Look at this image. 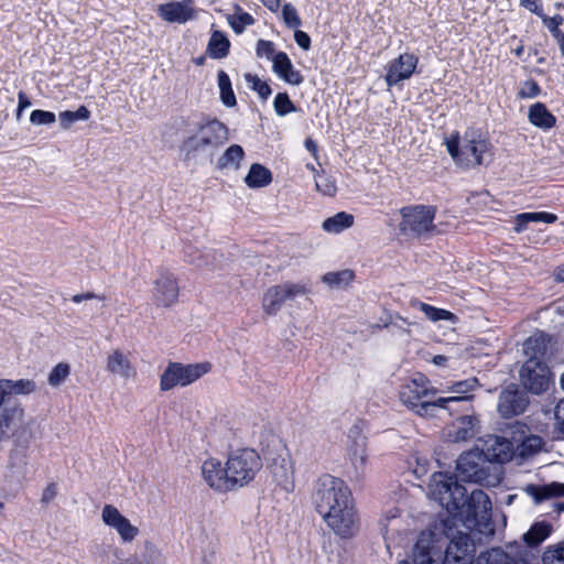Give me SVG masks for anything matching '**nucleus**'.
<instances>
[{
  "mask_svg": "<svg viewBox=\"0 0 564 564\" xmlns=\"http://www.w3.org/2000/svg\"><path fill=\"white\" fill-rule=\"evenodd\" d=\"M202 475L205 481L219 491L229 490L227 465L223 467L220 460L209 458L203 463Z\"/></svg>",
  "mask_w": 564,
  "mask_h": 564,
  "instance_id": "nucleus-19",
  "label": "nucleus"
},
{
  "mask_svg": "<svg viewBox=\"0 0 564 564\" xmlns=\"http://www.w3.org/2000/svg\"><path fill=\"white\" fill-rule=\"evenodd\" d=\"M217 79L221 102L226 107H235L237 105V99L232 90L231 80L228 74L225 70L220 69L217 73Z\"/></svg>",
  "mask_w": 564,
  "mask_h": 564,
  "instance_id": "nucleus-35",
  "label": "nucleus"
},
{
  "mask_svg": "<svg viewBox=\"0 0 564 564\" xmlns=\"http://www.w3.org/2000/svg\"><path fill=\"white\" fill-rule=\"evenodd\" d=\"M184 260L197 268H207L209 270H214L217 265V254L214 251H202L191 243L185 245L184 249Z\"/></svg>",
  "mask_w": 564,
  "mask_h": 564,
  "instance_id": "nucleus-24",
  "label": "nucleus"
},
{
  "mask_svg": "<svg viewBox=\"0 0 564 564\" xmlns=\"http://www.w3.org/2000/svg\"><path fill=\"white\" fill-rule=\"evenodd\" d=\"M19 104L18 107L20 108V111H23L25 108H29L31 106V100L26 96L24 91H19L18 94Z\"/></svg>",
  "mask_w": 564,
  "mask_h": 564,
  "instance_id": "nucleus-63",
  "label": "nucleus"
},
{
  "mask_svg": "<svg viewBox=\"0 0 564 564\" xmlns=\"http://www.w3.org/2000/svg\"><path fill=\"white\" fill-rule=\"evenodd\" d=\"M312 501L317 513L341 539L355 535L358 516L349 487L340 478L323 475L316 481Z\"/></svg>",
  "mask_w": 564,
  "mask_h": 564,
  "instance_id": "nucleus-2",
  "label": "nucleus"
},
{
  "mask_svg": "<svg viewBox=\"0 0 564 564\" xmlns=\"http://www.w3.org/2000/svg\"><path fill=\"white\" fill-rule=\"evenodd\" d=\"M58 118L62 129L67 130L78 120H88L90 110L86 106H80L76 111L65 110L59 112Z\"/></svg>",
  "mask_w": 564,
  "mask_h": 564,
  "instance_id": "nucleus-38",
  "label": "nucleus"
},
{
  "mask_svg": "<svg viewBox=\"0 0 564 564\" xmlns=\"http://www.w3.org/2000/svg\"><path fill=\"white\" fill-rule=\"evenodd\" d=\"M191 4L192 0L160 4L158 13L167 22L185 23L195 17V10Z\"/></svg>",
  "mask_w": 564,
  "mask_h": 564,
  "instance_id": "nucleus-20",
  "label": "nucleus"
},
{
  "mask_svg": "<svg viewBox=\"0 0 564 564\" xmlns=\"http://www.w3.org/2000/svg\"><path fill=\"white\" fill-rule=\"evenodd\" d=\"M478 420L475 416L464 415L459 417L449 432V437L454 442H464L470 440L476 434V425Z\"/></svg>",
  "mask_w": 564,
  "mask_h": 564,
  "instance_id": "nucleus-28",
  "label": "nucleus"
},
{
  "mask_svg": "<svg viewBox=\"0 0 564 564\" xmlns=\"http://www.w3.org/2000/svg\"><path fill=\"white\" fill-rule=\"evenodd\" d=\"M274 111L278 116L284 117L297 110L294 102L290 99L288 93H278L273 100Z\"/></svg>",
  "mask_w": 564,
  "mask_h": 564,
  "instance_id": "nucleus-39",
  "label": "nucleus"
},
{
  "mask_svg": "<svg viewBox=\"0 0 564 564\" xmlns=\"http://www.w3.org/2000/svg\"><path fill=\"white\" fill-rule=\"evenodd\" d=\"M479 452L488 463H508L513 457L512 443L506 437L489 435Z\"/></svg>",
  "mask_w": 564,
  "mask_h": 564,
  "instance_id": "nucleus-15",
  "label": "nucleus"
},
{
  "mask_svg": "<svg viewBox=\"0 0 564 564\" xmlns=\"http://www.w3.org/2000/svg\"><path fill=\"white\" fill-rule=\"evenodd\" d=\"M528 118L530 123L543 130H550L556 124V117L543 102L533 104L529 108Z\"/></svg>",
  "mask_w": 564,
  "mask_h": 564,
  "instance_id": "nucleus-27",
  "label": "nucleus"
},
{
  "mask_svg": "<svg viewBox=\"0 0 564 564\" xmlns=\"http://www.w3.org/2000/svg\"><path fill=\"white\" fill-rule=\"evenodd\" d=\"M70 373V367L66 362H59L56 365L48 375V383L52 387H58L62 384Z\"/></svg>",
  "mask_w": 564,
  "mask_h": 564,
  "instance_id": "nucleus-45",
  "label": "nucleus"
},
{
  "mask_svg": "<svg viewBox=\"0 0 564 564\" xmlns=\"http://www.w3.org/2000/svg\"><path fill=\"white\" fill-rule=\"evenodd\" d=\"M57 496V485L55 482H51L43 490L41 502L43 505H48L51 501L55 499Z\"/></svg>",
  "mask_w": 564,
  "mask_h": 564,
  "instance_id": "nucleus-59",
  "label": "nucleus"
},
{
  "mask_svg": "<svg viewBox=\"0 0 564 564\" xmlns=\"http://www.w3.org/2000/svg\"><path fill=\"white\" fill-rule=\"evenodd\" d=\"M347 456L354 469V476L359 479L364 476L368 459L367 437L358 424H354L348 432Z\"/></svg>",
  "mask_w": 564,
  "mask_h": 564,
  "instance_id": "nucleus-12",
  "label": "nucleus"
},
{
  "mask_svg": "<svg viewBox=\"0 0 564 564\" xmlns=\"http://www.w3.org/2000/svg\"><path fill=\"white\" fill-rule=\"evenodd\" d=\"M30 121L35 126L52 124L56 121V116L52 111L35 109L31 112Z\"/></svg>",
  "mask_w": 564,
  "mask_h": 564,
  "instance_id": "nucleus-51",
  "label": "nucleus"
},
{
  "mask_svg": "<svg viewBox=\"0 0 564 564\" xmlns=\"http://www.w3.org/2000/svg\"><path fill=\"white\" fill-rule=\"evenodd\" d=\"M429 379L423 373H416L399 392L401 402L417 414L426 413L429 404L423 400L429 394H435L434 388H429Z\"/></svg>",
  "mask_w": 564,
  "mask_h": 564,
  "instance_id": "nucleus-8",
  "label": "nucleus"
},
{
  "mask_svg": "<svg viewBox=\"0 0 564 564\" xmlns=\"http://www.w3.org/2000/svg\"><path fill=\"white\" fill-rule=\"evenodd\" d=\"M471 399H473V395H465V397L453 395V397H446V398H438L434 401H426V403L429 404V409L435 408V406L448 409V405L451 403H459L463 401H469Z\"/></svg>",
  "mask_w": 564,
  "mask_h": 564,
  "instance_id": "nucleus-54",
  "label": "nucleus"
},
{
  "mask_svg": "<svg viewBox=\"0 0 564 564\" xmlns=\"http://www.w3.org/2000/svg\"><path fill=\"white\" fill-rule=\"evenodd\" d=\"M435 534L431 531L422 532L413 547V564H437L441 551L434 545Z\"/></svg>",
  "mask_w": 564,
  "mask_h": 564,
  "instance_id": "nucleus-18",
  "label": "nucleus"
},
{
  "mask_svg": "<svg viewBox=\"0 0 564 564\" xmlns=\"http://www.w3.org/2000/svg\"><path fill=\"white\" fill-rule=\"evenodd\" d=\"M180 286L174 273L166 269L158 270L153 281L152 299L158 307H170L177 302Z\"/></svg>",
  "mask_w": 564,
  "mask_h": 564,
  "instance_id": "nucleus-11",
  "label": "nucleus"
},
{
  "mask_svg": "<svg viewBox=\"0 0 564 564\" xmlns=\"http://www.w3.org/2000/svg\"><path fill=\"white\" fill-rule=\"evenodd\" d=\"M436 209L433 206L415 205L401 208L402 220L399 224L401 234L411 231L421 236L434 229L433 220Z\"/></svg>",
  "mask_w": 564,
  "mask_h": 564,
  "instance_id": "nucleus-7",
  "label": "nucleus"
},
{
  "mask_svg": "<svg viewBox=\"0 0 564 564\" xmlns=\"http://www.w3.org/2000/svg\"><path fill=\"white\" fill-rule=\"evenodd\" d=\"M282 17L288 28L297 29L302 24V20L297 13V10L291 3H285L283 6Z\"/></svg>",
  "mask_w": 564,
  "mask_h": 564,
  "instance_id": "nucleus-49",
  "label": "nucleus"
},
{
  "mask_svg": "<svg viewBox=\"0 0 564 564\" xmlns=\"http://www.w3.org/2000/svg\"><path fill=\"white\" fill-rule=\"evenodd\" d=\"M552 532V525L547 522H536L523 535L525 543L533 547L542 543Z\"/></svg>",
  "mask_w": 564,
  "mask_h": 564,
  "instance_id": "nucleus-34",
  "label": "nucleus"
},
{
  "mask_svg": "<svg viewBox=\"0 0 564 564\" xmlns=\"http://www.w3.org/2000/svg\"><path fill=\"white\" fill-rule=\"evenodd\" d=\"M529 404L528 395L516 384L503 389L499 395L498 412L505 419L522 414Z\"/></svg>",
  "mask_w": 564,
  "mask_h": 564,
  "instance_id": "nucleus-13",
  "label": "nucleus"
},
{
  "mask_svg": "<svg viewBox=\"0 0 564 564\" xmlns=\"http://www.w3.org/2000/svg\"><path fill=\"white\" fill-rule=\"evenodd\" d=\"M524 490L533 498L535 503H541L554 497H564V484L556 481L546 485H528Z\"/></svg>",
  "mask_w": 564,
  "mask_h": 564,
  "instance_id": "nucleus-25",
  "label": "nucleus"
},
{
  "mask_svg": "<svg viewBox=\"0 0 564 564\" xmlns=\"http://www.w3.org/2000/svg\"><path fill=\"white\" fill-rule=\"evenodd\" d=\"M230 41L220 31H214L207 44V54L215 59L225 58L229 54Z\"/></svg>",
  "mask_w": 564,
  "mask_h": 564,
  "instance_id": "nucleus-30",
  "label": "nucleus"
},
{
  "mask_svg": "<svg viewBox=\"0 0 564 564\" xmlns=\"http://www.w3.org/2000/svg\"><path fill=\"white\" fill-rule=\"evenodd\" d=\"M243 156L245 151L242 147L239 144H232L218 159L217 166L220 170L227 169L228 166H234L235 169H238Z\"/></svg>",
  "mask_w": 564,
  "mask_h": 564,
  "instance_id": "nucleus-36",
  "label": "nucleus"
},
{
  "mask_svg": "<svg viewBox=\"0 0 564 564\" xmlns=\"http://www.w3.org/2000/svg\"><path fill=\"white\" fill-rule=\"evenodd\" d=\"M229 490L251 482L262 468V459L253 448L232 451L226 462Z\"/></svg>",
  "mask_w": 564,
  "mask_h": 564,
  "instance_id": "nucleus-4",
  "label": "nucleus"
},
{
  "mask_svg": "<svg viewBox=\"0 0 564 564\" xmlns=\"http://www.w3.org/2000/svg\"><path fill=\"white\" fill-rule=\"evenodd\" d=\"M87 300L102 301V300H105V296L96 294L94 292H86V293H82V294H75L70 297V301L74 303H80V302L87 301Z\"/></svg>",
  "mask_w": 564,
  "mask_h": 564,
  "instance_id": "nucleus-62",
  "label": "nucleus"
},
{
  "mask_svg": "<svg viewBox=\"0 0 564 564\" xmlns=\"http://www.w3.org/2000/svg\"><path fill=\"white\" fill-rule=\"evenodd\" d=\"M355 279V272L345 269L336 272H327L322 276V281L330 288H345Z\"/></svg>",
  "mask_w": 564,
  "mask_h": 564,
  "instance_id": "nucleus-37",
  "label": "nucleus"
},
{
  "mask_svg": "<svg viewBox=\"0 0 564 564\" xmlns=\"http://www.w3.org/2000/svg\"><path fill=\"white\" fill-rule=\"evenodd\" d=\"M456 521L462 522L449 514L447 519L442 520L443 532L447 539L451 538L444 553L443 564H516L514 558L500 547L482 552L474 561L476 546L469 534L458 532L452 536Z\"/></svg>",
  "mask_w": 564,
  "mask_h": 564,
  "instance_id": "nucleus-3",
  "label": "nucleus"
},
{
  "mask_svg": "<svg viewBox=\"0 0 564 564\" xmlns=\"http://www.w3.org/2000/svg\"><path fill=\"white\" fill-rule=\"evenodd\" d=\"M36 390V383L31 379H0V399L3 402L13 401L11 395L30 394Z\"/></svg>",
  "mask_w": 564,
  "mask_h": 564,
  "instance_id": "nucleus-22",
  "label": "nucleus"
},
{
  "mask_svg": "<svg viewBox=\"0 0 564 564\" xmlns=\"http://www.w3.org/2000/svg\"><path fill=\"white\" fill-rule=\"evenodd\" d=\"M308 288L306 284L299 282H284L269 288L262 299V310L267 315H276L284 303L293 301L297 296L306 295Z\"/></svg>",
  "mask_w": 564,
  "mask_h": 564,
  "instance_id": "nucleus-6",
  "label": "nucleus"
},
{
  "mask_svg": "<svg viewBox=\"0 0 564 564\" xmlns=\"http://www.w3.org/2000/svg\"><path fill=\"white\" fill-rule=\"evenodd\" d=\"M28 448L18 447L14 445V448L10 451L9 454V466L11 468H24L28 464Z\"/></svg>",
  "mask_w": 564,
  "mask_h": 564,
  "instance_id": "nucleus-50",
  "label": "nucleus"
},
{
  "mask_svg": "<svg viewBox=\"0 0 564 564\" xmlns=\"http://www.w3.org/2000/svg\"><path fill=\"white\" fill-rule=\"evenodd\" d=\"M273 72L288 84L299 86L304 77L300 70L294 69L293 64L285 52H278L273 56Z\"/></svg>",
  "mask_w": 564,
  "mask_h": 564,
  "instance_id": "nucleus-21",
  "label": "nucleus"
},
{
  "mask_svg": "<svg viewBox=\"0 0 564 564\" xmlns=\"http://www.w3.org/2000/svg\"><path fill=\"white\" fill-rule=\"evenodd\" d=\"M102 521L115 529L123 542H131L139 533V529L131 524L112 505H106L101 512Z\"/></svg>",
  "mask_w": 564,
  "mask_h": 564,
  "instance_id": "nucleus-16",
  "label": "nucleus"
},
{
  "mask_svg": "<svg viewBox=\"0 0 564 564\" xmlns=\"http://www.w3.org/2000/svg\"><path fill=\"white\" fill-rule=\"evenodd\" d=\"M294 40L296 44L303 48L304 51H308L311 47V37L310 35L301 30H295L294 32Z\"/></svg>",
  "mask_w": 564,
  "mask_h": 564,
  "instance_id": "nucleus-60",
  "label": "nucleus"
},
{
  "mask_svg": "<svg viewBox=\"0 0 564 564\" xmlns=\"http://www.w3.org/2000/svg\"><path fill=\"white\" fill-rule=\"evenodd\" d=\"M543 446L544 441L541 436L530 435L525 437L520 444V455L523 457L534 455L539 453Z\"/></svg>",
  "mask_w": 564,
  "mask_h": 564,
  "instance_id": "nucleus-42",
  "label": "nucleus"
},
{
  "mask_svg": "<svg viewBox=\"0 0 564 564\" xmlns=\"http://www.w3.org/2000/svg\"><path fill=\"white\" fill-rule=\"evenodd\" d=\"M419 307L425 314V316L433 322L448 321L452 317H454L453 313H451L449 311L437 308L427 303L420 302Z\"/></svg>",
  "mask_w": 564,
  "mask_h": 564,
  "instance_id": "nucleus-43",
  "label": "nucleus"
},
{
  "mask_svg": "<svg viewBox=\"0 0 564 564\" xmlns=\"http://www.w3.org/2000/svg\"><path fill=\"white\" fill-rule=\"evenodd\" d=\"M354 216L346 212H339L323 221V229L327 232L339 234L354 225Z\"/></svg>",
  "mask_w": 564,
  "mask_h": 564,
  "instance_id": "nucleus-32",
  "label": "nucleus"
},
{
  "mask_svg": "<svg viewBox=\"0 0 564 564\" xmlns=\"http://www.w3.org/2000/svg\"><path fill=\"white\" fill-rule=\"evenodd\" d=\"M229 24L235 33L241 34L246 26L252 25L254 23L253 17L248 12H240L238 14H234L229 17Z\"/></svg>",
  "mask_w": 564,
  "mask_h": 564,
  "instance_id": "nucleus-44",
  "label": "nucleus"
},
{
  "mask_svg": "<svg viewBox=\"0 0 564 564\" xmlns=\"http://www.w3.org/2000/svg\"><path fill=\"white\" fill-rule=\"evenodd\" d=\"M210 140L205 139L199 132L193 131L189 135L183 139L180 144V151L184 154L186 160L196 158L197 154L213 150Z\"/></svg>",
  "mask_w": 564,
  "mask_h": 564,
  "instance_id": "nucleus-23",
  "label": "nucleus"
},
{
  "mask_svg": "<svg viewBox=\"0 0 564 564\" xmlns=\"http://www.w3.org/2000/svg\"><path fill=\"white\" fill-rule=\"evenodd\" d=\"M212 365L209 362L183 365L181 362H170L161 375L160 389L169 391L176 386H188L209 372Z\"/></svg>",
  "mask_w": 564,
  "mask_h": 564,
  "instance_id": "nucleus-5",
  "label": "nucleus"
},
{
  "mask_svg": "<svg viewBox=\"0 0 564 564\" xmlns=\"http://www.w3.org/2000/svg\"><path fill=\"white\" fill-rule=\"evenodd\" d=\"M447 151L459 165L463 162V145H459V135L456 133L446 141Z\"/></svg>",
  "mask_w": 564,
  "mask_h": 564,
  "instance_id": "nucleus-53",
  "label": "nucleus"
},
{
  "mask_svg": "<svg viewBox=\"0 0 564 564\" xmlns=\"http://www.w3.org/2000/svg\"><path fill=\"white\" fill-rule=\"evenodd\" d=\"M520 6L530 10L538 17H542L543 9L542 6L539 3V0H520Z\"/></svg>",
  "mask_w": 564,
  "mask_h": 564,
  "instance_id": "nucleus-61",
  "label": "nucleus"
},
{
  "mask_svg": "<svg viewBox=\"0 0 564 564\" xmlns=\"http://www.w3.org/2000/svg\"><path fill=\"white\" fill-rule=\"evenodd\" d=\"M261 1L272 12H276L280 8V0H261Z\"/></svg>",
  "mask_w": 564,
  "mask_h": 564,
  "instance_id": "nucleus-64",
  "label": "nucleus"
},
{
  "mask_svg": "<svg viewBox=\"0 0 564 564\" xmlns=\"http://www.w3.org/2000/svg\"><path fill=\"white\" fill-rule=\"evenodd\" d=\"M245 79L249 84V87L257 91L262 100H267L272 94V89L269 84L261 80L257 75L247 73L245 74Z\"/></svg>",
  "mask_w": 564,
  "mask_h": 564,
  "instance_id": "nucleus-40",
  "label": "nucleus"
},
{
  "mask_svg": "<svg viewBox=\"0 0 564 564\" xmlns=\"http://www.w3.org/2000/svg\"><path fill=\"white\" fill-rule=\"evenodd\" d=\"M541 88L534 79L524 82L523 87L519 90L518 96L520 98H534L539 96Z\"/></svg>",
  "mask_w": 564,
  "mask_h": 564,
  "instance_id": "nucleus-56",
  "label": "nucleus"
},
{
  "mask_svg": "<svg viewBox=\"0 0 564 564\" xmlns=\"http://www.w3.org/2000/svg\"><path fill=\"white\" fill-rule=\"evenodd\" d=\"M193 131L199 132L205 139L210 140L214 149L228 141V128L218 119H202L193 123Z\"/></svg>",
  "mask_w": 564,
  "mask_h": 564,
  "instance_id": "nucleus-17",
  "label": "nucleus"
},
{
  "mask_svg": "<svg viewBox=\"0 0 564 564\" xmlns=\"http://www.w3.org/2000/svg\"><path fill=\"white\" fill-rule=\"evenodd\" d=\"M478 386L477 378H468L465 380L456 381L447 388L448 392L455 393L456 395L465 397L467 393L474 391Z\"/></svg>",
  "mask_w": 564,
  "mask_h": 564,
  "instance_id": "nucleus-46",
  "label": "nucleus"
},
{
  "mask_svg": "<svg viewBox=\"0 0 564 564\" xmlns=\"http://www.w3.org/2000/svg\"><path fill=\"white\" fill-rule=\"evenodd\" d=\"M520 379L528 391L541 394L549 389L551 371L542 360L529 358L521 367Z\"/></svg>",
  "mask_w": 564,
  "mask_h": 564,
  "instance_id": "nucleus-9",
  "label": "nucleus"
},
{
  "mask_svg": "<svg viewBox=\"0 0 564 564\" xmlns=\"http://www.w3.org/2000/svg\"><path fill=\"white\" fill-rule=\"evenodd\" d=\"M547 339L543 333H538L525 339L523 350L529 358H538L541 360L546 352Z\"/></svg>",
  "mask_w": 564,
  "mask_h": 564,
  "instance_id": "nucleus-33",
  "label": "nucleus"
},
{
  "mask_svg": "<svg viewBox=\"0 0 564 564\" xmlns=\"http://www.w3.org/2000/svg\"><path fill=\"white\" fill-rule=\"evenodd\" d=\"M419 58L409 53L399 55L388 64L384 76L388 87L398 85L400 82L409 79L414 73Z\"/></svg>",
  "mask_w": 564,
  "mask_h": 564,
  "instance_id": "nucleus-14",
  "label": "nucleus"
},
{
  "mask_svg": "<svg viewBox=\"0 0 564 564\" xmlns=\"http://www.w3.org/2000/svg\"><path fill=\"white\" fill-rule=\"evenodd\" d=\"M557 220V216L552 213L536 212V213H522L516 216L514 231L522 232L527 229L528 224L533 221H543L546 224H553Z\"/></svg>",
  "mask_w": 564,
  "mask_h": 564,
  "instance_id": "nucleus-31",
  "label": "nucleus"
},
{
  "mask_svg": "<svg viewBox=\"0 0 564 564\" xmlns=\"http://www.w3.org/2000/svg\"><path fill=\"white\" fill-rule=\"evenodd\" d=\"M457 475L436 473L430 484V494L449 516L459 519L462 524L486 536L495 534V524L491 519V500L481 489L468 494L467 489L458 482H476L484 486L494 485L490 479V467L484 455L476 447L459 455L456 462Z\"/></svg>",
  "mask_w": 564,
  "mask_h": 564,
  "instance_id": "nucleus-1",
  "label": "nucleus"
},
{
  "mask_svg": "<svg viewBox=\"0 0 564 564\" xmlns=\"http://www.w3.org/2000/svg\"><path fill=\"white\" fill-rule=\"evenodd\" d=\"M491 143L480 129L468 128L463 137V162L460 165H482Z\"/></svg>",
  "mask_w": 564,
  "mask_h": 564,
  "instance_id": "nucleus-10",
  "label": "nucleus"
},
{
  "mask_svg": "<svg viewBox=\"0 0 564 564\" xmlns=\"http://www.w3.org/2000/svg\"><path fill=\"white\" fill-rule=\"evenodd\" d=\"M272 182V173L265 166L253 163L245 177V183L249 188L265 187Z\"/></svg>",
  "mask_w": 564,
  "mask_h": 564,
  "instance_id": "nucleus-29",
  "label": "nucleus"
},
{
  "mask_svg": "<svg viewBox=\"0 0 564 564\" xmlns=\"http://www.w3.org/2000/svg\"><path fill=\"white\" fill-rule=\"evenodd\" d=\"M102 557L112 564H120L124 560V553L117 546L108 545L102 552Z\"/></svg>",
  "mask_w": 564,
  "mask_h": 564,
  "instance_id": "nucleus-57",
  "label": "nucleus"
},
{
  "mask_svg": "<svg viewBox=\"0 0 564 564\" xmlns=\"http://www.w3.org/2000/svg\"><path fill=\"white\" fill-rule=\"evenodd\" d=\"M106 369L113 375H118L122 378H130L135 375V370L124 354L116 349L113 350L107 359Z\"/></svg>",
  "mask_w": 564,
  "mask_h": 564,
  "instance_id": "nucleus-26",
  "label": "nucleus"
},
{
  "mask_svg": "<svg viewBox=\"0 0 564 564\" xmlns=\"http://www.w3.org/2000/svg\"><path fill=\"white\" fill-rule=\"evenodd\" d=\"M315 186L323 195L333 197L336 195L337 186L333 177L318 175L315 180Z\"/></svg>",
  "mask_w": 564,
  "mask_h": 564,
  "instance_id": "nucleus-48",
  "label": "nucleus"
},
{
  "mask_svg": "<svg viewBox=\"0 0 564 564\" xmlns=\"http://www.w3.org/2000/svg\"><path fill=\"white\" fill-rule=\"evenodd\" d=\"M555 422L558 434L564 436V399L556 405Z\"/></svg>",
  "mask_w": 564,
  "mask_h": 564,
  "instance_id": "nucleus-58",
  "label": "nucleus"
},
{
  "mask_svg": "<svg viewBox=\"0 0 564 564\" xmlns=\"http://www.w3.org/2000/svg\"><path fill=\"white\" fill-rule=\"evenodd\" d=\"M140 564H165L161 551L151 542H145L144 551L140 556Z\"/></svg>",
  "mask_w": 564,
  "mask_h": 564,
  "instance_id": "nucleus-41",
  "label": "nucleus"
},
{
  "mask_svg": "<svg viewBox=\"0 0 564 564\" xmlns=\"http://www.w3.org/2000/svg\"><path fill=\"white\" fill-rule=\"evenodd\" d=\"M543 564H564V541L547 549L542 556Z\"/></svg>",
  "mask_w": 564,
  "mask_h": 564,
  "instance_id": "nucleus-47",
  "label": "nucleus"
},
{
  "mask_svg": "<svg viewBox=\"0 0 564 564\" xmlns=\"http://www.w3.org/2000/svg\"><path fill=\"white\" fill-rule=\"evenodd\" d=\"M540 18H541L543 24L549 29V31L553 37L563 32L560 30V26L564 23V18L561 14H555L554 17H547L543 12L542 17H540Z\"/></svg>",
  "mask_w": 564,
  "mask_h": 564,
  "instance_id": "nucleus-52",
  "label": "nucleus"
},
{
  "mask_svg": "<svg viewBox=\"0 0 564 564\" xmlns=\"http://www.w3.org/2000/svg\"><path fill=\"white\" fill-rule=\"evenodd\" d=\"M256 53L258 57L265 56L273 62V56L276 54L274 44L271 41L259 40L257 42Z\"/></svg>",
  "mask_w": 564,
  "mask_h": 564,
  "instance_id": "nucleus-55",
  "label": "nucleus"
}]
</instances>
